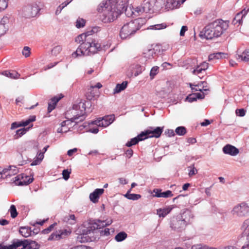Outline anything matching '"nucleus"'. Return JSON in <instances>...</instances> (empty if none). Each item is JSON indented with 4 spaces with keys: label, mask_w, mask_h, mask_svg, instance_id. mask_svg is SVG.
Listing matches in <instances>:
<instances>
[{
    "label": "nucleus",
    "mask_w": 249,
    "mask_h": 249,
    "mask_svg": "<svg viewBox=\"0 0 249 249\" xmlns=\"http://www.w3.org/2000/svg\"><path fill=\"white\" fill-rule=\"evenodd\" d=\"M63 221L68 224L73 225L76 223V219L74 214H70L63 218Z\"/></svg>",
    "instance_id": "obj_29"
},
{
    "label": "nucleus",
    "mask_w": 249,
    "mask_h": 249,
    "mask_svg": "<svg viewBox=\"0 0 249 249\" xmlns=\"http://www.w3.org/2000/svg\"><path fill=\"white\" fill-rule=\"evenodd\" d=\"M62 50V47L58 45L53 47L52 50V53L54 55H57Z\"/></svg>",
    "instance_id": "obj_46"
},
{
    "label": "nucleus",
    "mask_w": 249,
    "mask_h": 249,
    "mask_svg": "<svg viewBox=\"0 0 249 249\" xmlns=\"http://www.w3.org/2000/svg\"><path fill=\"white\" fill-rule=\"evenodd\" d=\"M97 11L102 13V21L110 23L116 19L124 12L129 15V8L125 1L123 0H103L98 5Z\"/></svg>",
    "instance_id": "obj_1"
},
{
    "label": "nucleus",
    "mask_w": 249,
    "mask_h": 249,
    "mask_svg": "<svg viewBox=\"0 0 249 249\" xmlns=\"http://www.w3.org/2000/svg\"><path fill=\"white\" fill-rule=\"evenodd\" d=\"M155 193L154 196L157 197H161V190L159 189H155L153 191Z\"/></svg>",
    "instance_id": "obj_59"
},
{
    "label": "nucleus",
    "mask_w": 249,
    "mask_h": 249,
    "mask_svg": "<svg viewBox=\"0 0 249 249\" xmlns=\"http://www.w3.org/2000/svg\"><path fill=\"white\" fill-rule=\"evenodd\" d=\"M204 72L205 71L199 65L197 66L193 71V74L198 75L199 77H201L200 74Z\"/></svg>",
    "instance_id": "obj_42"
},
{
    "label": "nucleus",
    "mask_w": 249,
    "mask_h": 249,
    "mask_svg": "<svg viewBox=\"0 0 249 249\" xmlns=\"http://www.w3.org/2000/svg\"><path fill=\"white\" fill-rule=\"evenodd\" d=\"M88 105L91 106L90 101H81L78 104H74L72 108L67 111L65 118L67 120L61 123V127L63 128L66 126V123H70V121L75 123V124L83 122L86 118V107Z\"/></svg>",
    "instance_id": "obj_4"
},
{
    "label": "nucleus",
    "mask_w": 249,
    "mask_h": 249,
    "mask_svg": "<svg viewBox=\"0 0 249 249\" xmlns=\"http://www.w3.org/2000/svg\"><path fill=\"white\" fill-rule=\"evenodd\" d=\"M248 12V10H246L245 9H244L237 13L235 15L234 19H233L232 23L234 25H236L237 24L240 25L242 24V19L247 14Z\"/></svg>",
    "instance_id": "obj_21"
},
{
    "label": "nucleus",
    "mask_w": 249,
    "mask_h": 249,
    "mask_svg": "<svg viewBox=\"0 0 249 249\" xmlns=\"http://www.w3.org/2000/svg\"><path fill=\"white\" fill-rule=\"evenodd\" d=\"M197 173V169L194 167L191 168L189 172V176L191 177L193 175H196Z\"/></svg>",
    "instance_id": "obj_63"
},
{
    "label": "nucleus",
    "mask_w": 249,
    "mask_h": 249,
    "mask_svg": "<svg viewBox=\"0 0 249 249\" xmlns=\"http://www.w3.org/2000/svg\"><path fill=\"white\" fill-rule=\"evenodd\" d=\"M207 245H203L201 244H197L193 245L191 249H207Z\"/></svg>",
    "instance_id": "obj_55"
},
{
    "label": "nucleus",
    "mask_w": 249,
    "mask_h": 249,
    "mask_svg": "<svg viewBox=\"0 0 249 249\" xmlns=\"http://www.w3.org/2000/svg\"><path fill=\"white\" fill-rule=\"evenodd\" d=\"M242 249H249V232L247 237V241L244 245L242 247Z\"/></svg>",
    "instance_id": "obj_64"
},
{
    "label": "nucleus",
    "mask_w": 249,
    "mask_h": 249,
    "mask_svg": "<svg viewBox=\"0 0 249 249\" xmlns=\"http://www.w3.org/2000/svg\"><path fill=\"white\" fill-rule=\"evenodd\" d=\"M231 213L239 217L245 216L249 214V206L246 203H241L234 207Z\"/></svg>",
    "instance_id": "obj_11"
},
{
    "label": "nucleus",
    "mask_w": 249,
    "mask_h": 249,
    "mask_svg": "<svg viewBox=\"0 0 249 249\" xmlns=\"http://www.w3.org/2000/svg\"><path fill=\"white\" fill-rule=\"evenodd\" d=\"M127 83V81H124L121 84H117L114 89L113 93H118L124 90L126 88Z\"/></svg>",
    "instance_id": "obj_27"
},
{
    "label": "nucleus",
    "mask_w": 249,
    "mask_h": 249,
    "mask_svg": "<svg viewBox=\"0 0 249 249\" xmlns=\"http://www.w3.org/2000/svg\"><path fill=\"white\" fill-rule=\"evenodd\" d=\"M163 127L158 126L152 128L151 130H147L150 138L155 137L158 138L160 137L163 132Z\"/></svg>",
    "instance_id": "obj_23"
},
{
    "label": "nucleus",
    "mask_w": 249,
    "mask_h": 249,
    "mask_svg": "<svg viewBox=\"0 0 249 249\" xmlns=\"http://www.w3.org/2000/svg\"><path fill=\"white\" fill-rule=\"evenodd\" d=\"M165 6V0H143L140 6L136 7L129 6L131 16L138 17L143 13H152Z\"/></svg>",
    "instance_id": "obj_5"
},
{
    "label": "nucleus",
    "mask_w": 249,
    "mask_h": 249,
    "mask_svg": "<svg viewBox=\"0 0 249 249\" xmlns=\"http://www.w3.org/2000/svg\"><path fill=\"white\" fill-rule=\"evenodd\" d=\"M110 230L108 228H105L100 231V234L102 236H108L110 234Z\"/></svg>",
    "instance_id": "obj_58"
},
{
    "label": "nucleus",
    "mask_w": 249,
    "mask_h": 249,
    "mask_svg": "<svg viewBox=\"0 0 249 249\" xmlns=\"http://www.w3.org/2000/svg\"><path fill=\"white\" fill-rule=\"evenodd\" d=\"M71 231L64 229L59 231H56L52 233L49 237L48 240H59L62 238H65L71 233Z\"/></svg>",
    "instance_id": "obj_14"
},
{
    "label": "nucleus",
    "mask_w": 249,
    "mask_h": 249,
    "mask_svg": "<svg viewBox=\"0 0 249 249\" xmlns=\"http://www.w3.org/2000/svg\"><path fill=\"white\" fill-rule=\"evenodd\" d=\"M236 58L245 62L249 61V50H245L242 54L236 55Z\"/></svg>",
    "instance_id": "obj_26"
},
{
    "label": "nucleus",
    "mask_w": 249,
    "mask_h": 249,
    "mask_svg": "<svg viewBox=\"0 0 249 249\" xmlns=\"http://www.w3.org/2000/svg\"><path fill=\"white\" fill-rule=\"evenodd\" d=\"M29 129V127L27 128H22L17 130L16 131V134L14 135L15 139H18V138L23 136L27 132Z\"/></svg>",
    "instance_id": "obj_31"
},
{
    "label": "nucleus",
    "mask_w": 249,
    "mask_h": 249,
    "mask_svg": "<svg viewBox=\"0 0 249 249\" xmlns=\"http://www.w3.org/2000/svg\"><path fill=\"white\" fill-rule=\"evenodd\" d=\"M8 29V28L7 27H5L4 25L0 24V36L4 35Z\"/></svg>",
    "instance_id": "obj_54"
},
{
    "label": "nucleus",
    "mask_w": 249,
    "mask_h": 249,
    "mask_svg": "<svg viewBox=\"0 0 249 249\" xmlns=\"http://www.w3.org/2000/svg\"><path fill=\"white\" fill-rule=\"evenodd\" d=\"M65 8V7L62 5L61 3L60 4L57 8L56 11H55V15H59L61 11Z\"/></svg>",
    "instance_id": "obj_62"
},
{
    "label": "nucleus",
    "mask_w": 249,
    "mask_h": 249,
    "mask_svg": "<svg viewBox=\"0 0 249 249\" xmlns=\"http://www.w3.org/2000/svg\"><path fill=\"white\" fill-rule=\"evenodd\" d=\"M115 120L114 115L106 116L102 118H99L97 120L92 122L93 124H96L98 126L106 127L111 124Z\"/></svg>",
    "instance_id": "obj_13"
},
{
    "label": "nucleus",
    "mask_w": 249,
    "mask_h": 249,
    "mask_svg": "<svg viewBox=\"0 0 249 249\" xmlns=\"http://www.w3.org/2000/svg\"><path fill=\"white\" fill-rule=\"evenodd\" d=\"M39 245L35 241L24 239H14L11 245L3 246L0 244V249H38Z\"/></svg>",
    "instance_id": "obj_9"
},
{
    "label": "nucleus",
    "mask_w": 249,
    "mask_h": 249,
    "mask_svg": "<svg viewBox=\"0 0 249 249\" xmlns=\"http://www.w3.org/2000/svg\"><path fill=\"white\" fill-rule=\"evenodd\" d=\"M178 217L187 225L191 222V219L193 218L194 215L190 210L186 209L180 214V215L178 216Z\"/></svg>",
    "instance_id": "obj_20"
},
{
    "label": "nucleus",
    "mask_w": 249,
    "mask_h": 249,
    "mask_svg": "<svg viewBox=\"0 0 249 249\" xmlns=\"http://www.w3.org/2000/svg\"><path fill=\"white\" fill-rule=\"evenodd\" d=\"M164 133L169 137L174 136L175 135V131L173 129H167L165 130Z\"/></svg>",
    "instance_id": "obj_57"
},
{
    "label": "nucleus",
    "mask_w": 249,
    "mask_h": 249,
    "mask_svg": "<svg viewBox=\"0 0 249 249\" xmlns=\"http://www.w3.org/2000/svg\"><path fill=\"white\" fill-rule=\"evenodd\" d=\"M9 22V18L7 16H4L3 18L0 20V24L2 25H4L5 27H8L7 24Z\"/></svg>",
    "instance_id": "obj_49"
},
{
    "label": "nucleus",
    "mask_w": 249,
    "mask_h": 249,
    "mask_svg": "<svg viewBox=\"0 0 249 249\" xmlns=\"http://www.w3.org/2000/svg\"><path fill=\"white\" fill-rule=\"evenodd\" d=\"M75 41L77 43H80V45L71 54L72 57L74 58L82 55H93L104 50L105 46H102L98 41L93 38L89 32L78 36L75 38Z\"/></svg>",
    "instance_id": "obj_2"
},
{
    "label": "nucleus",
    "mask_w": 249,
    "mask_h": 249,
    "mask_svg": "<svg viewBox=\"0 0 249 249\" xmlns=\"http://www.w3.org/2000/svg\"><path fill=\"white\" fill-rule=\"evenodd\" d=\"M222 151L224 154L231 156L237 155L239 152L238 148L230 144L225 145L222 148Z\"/></svg>",
    "instance_id": "obj_19"
},
{
    "label": "nucleus",
    "mask_w": 249,
    "mask_h": 249,
    "mask_svg": "<svg viewBox=\"0 0 249 249\" xmlns=\"http://www.w3.org/2000/svg\"><path fill=\"white\" fill-rule=\"evenodd\" d=\"M18 170L14 166H9L0 172V178H5L10 177L17 173Z\"/></svg>",
    "instance_id": "obj_16"
},
{
    "label": "nucleus",
    "mask_w": 249,
    "mask_h": 249,
    "mask_svg": "<svg viewBox=\"0 0 249 249\" xmlns=\"http://www.w3.org/2000/svg\"><path fill=\"white\" fill-rule=\"evenodd\" d=\"M187 225L178 216L171 221V228L174 231H180L183 230Z\"/></svg>",
    "instance_id": "obj_15"
},
{
    "label": "nucleus",
    "mask_w": 249,
    "mask_h": 249,
    "mask_svg": "<svg viewBox=\"0 0 249 249\" xmlns=\"http://www.w3.org/2000/svg\"><path fill=\"white\" fill-rule=\"evenodd\" d=\"M70 174L71 171H69L68 169H64L62 172L63 178L65 180H67L70 178Z\"/></svg>",
    "instance_id": "obj_52"
},
{
    "label": "nucleus",
    "mask_w": 249,
    "mask_h": 249,
    "mask_svg": "<svg viewBox=\"0 0 249 249\" xmlns=\"http://www.w3.org/2000/svg\"><path fill=\"white\" fill-rule=\"evenodd\" d=\"M175 132L179 136H183L186 133V129L184 126L177 127Z\"/></svg>",
    "instance_id": "obj_34"
},
{
    "label": "nucleus",
    "mask_w": 249,
    "mask_h": 249,
    "mask_svg": "<svg viewBox=\"0 0 249 249\" xmlns=\"http://www.w3.org/2000/svg\"><path fill=\"white\" fill-rule=\"evenodd\" d=\"M139 141L137 138V137L131 139L129 141H128L125 145L128 147L132 146V145H135L139 142Z\"/></svg>",
    "instance_id": "obj_41"
},
{
    "label": "nucleus",
    "mask_w": 249,
    "mask_h": 249,
    "mask_svg": "<svg viewBox=\"0 0 249 249\" xmlns=\"http://www.w3.org/2000/svg\"><path fill=\"white\" fill-rule=\"evenodd\" d=\"M22 53L26 58L28 57L31 54L30 48L28 46L24 47L22 51Z\"/></svg>",
    "instance_id": "obj_43"
},
{
    "label": "nucleus",
    "mask_w": 249,
    "mask_h": 249,
    "mask_svg": "<svg viewBox=\"0 0 249 249\" xmlns=\"http://www.w3.org/2000/svg\"><path fill=\"white\" fill-rule=\"evenodd\" d=\"M21 126L20 122H14L11 124V129H14Z\"/></svg>",
    "instance_id": "obj_60"
},
{
    "label": "nucleus",
    "mask_w": 249,
    "mask_h": 249,
    "mask_svg": "<svg viewBox=\"0 0 249 249\" xmlns=\"http://www.w3.org/2000/svg\"><path fill=\"white\" fill-rule=\"evenodd\" d=\"M8 1V0H0V12L7 8Z\"/></svg>",
    "instance_id": "obj_45"
},
{
    "label": "nucleus",
    "mask_w": 249,
    "mask_h": 249,
    "mask_svg": "<svg viewBox=\"0 0 249 249\" xmlns=\"http://www.w3.org/2000/svg\"><path fill=\"white\" fill-rule=\"evenodd\" d=\"M133 154V151L130 148L128 149L127 150H126V151L125 152V156L128 158H130L132 156Z\"/></svg>",
    "instance_id": "obj_61"
},
{
    "label": "nucleus",
    "mask_w": 249,
    "mask_h": 249,
    "mask_svg": "<svg viewBox=\"0 0 249 249\" xmlns=\"http://www.w3.org/2000/svg\"><path fill=\"white\" fill-rule=\"evenodd\" d=\"M174 207L173 205H170L163 209H159L157 210V213L160 217H164L171 212Z\"/></svg>",
    "instance_id": "obj_24"
},
{
    "label": "nucleus",
    "mask_w": 249,
    "mask_h": 249,
    "mask_svg": "<svg viewBox=\"0 0 249 249\" xmlns=\"http://www.w3.org/2000/svg\"><path fill=\"white\" fill-rule=\"evenodd\" d=\"M86 20L80 18H78L75 22V26L77 28H83L85 26Z\"/></svg>",
    "instance_id": "obj_36"
},
{
    "label": "nucleus",
    "mask_w": 249,
    "mask_h": 249,
    "mask_svg": "<svg viewBox=\"0 0 249 249\" xmlns=\"http://www.w3.org/2000/svg\"><path fill=\"white\" fill-rule=\"evenodd\" d=\"M148 138H150V135L148 134L147 130L142 132L137 136L139 142L144 140Z\"/></svg>",
    "instance_id": "obj_32"
},
{
    "label": "nucleus",
    "mask_w": 249,
    "mask_h": 249,
    "mask_svg": "<svg viewBox=\"0 0 249 249\" xmlns=\"http://www.w3.org/2000/svg\"><path fill=\"white\" fill-rule=\"evenodd\" d=\"M11 217L13 218L16 217L18 214L16 206L14 205H11L9 209Z\"/></svg>",
    "instance_id": "obj_37"
},
{
    "label": "nucleus",
    "mask_w": 249,
    "mask_h": 249,
    "mask_svg": "<svg viewBox=\"0 0 249 249\" xmlns=\"http://www.w3.org/2000/svg\"><path fill=\"white\" fill-rule=\"evenodd\" d=\"M124 196L127 199L132 200H137L141 197V196L140 195L136 194L126 193Z\"/></svg>",
    "instance_id": "obj_33"
},
{
    "label": "nucleus",
    "mask_w": 249,
    "mask_h": 249,
    "mask_svg": "<svg viewBox=\"0 0 249 249\" xmlns=\"http://www.w3.org/2000/svg\"><path fill=\"white\" fill-rule=\"evenodd\" d=\"M173 196V194H172V191L170 190H167L165 192H162L161 197L168 198L172 196Z\"/></svg>",
    "instance_id": "obj_48"
},
{
    "label": "nucleus",
    "mask_w": 249,
    "mask_h": 249,
    "mask_svg": "<svg viewBox=\"0 0 249 249\" xmlns=\"http://www.w3.org/2000/svg\"><path fill=\"white\" fill-rule=\"evenodd\" d=\"M40 10L36 3H33L24 6L22 9V15L26 18H30L36 16Z\"/></svg>",
    "instance_id": "obj_10"
},
{
    "label": "nucleus",
    "mask_w": 249,
    "mask_h": 249,
    "mask_svg": "<svg viewBox=\"0 0 249 249\" xmlns=\"http://www.w3.org/2000/svg\"><path fill=\"white\" fill-rule=\"evenodd\" d=\"M1 74L7 77L13 79L18 78L20 76V74L18 72L13 71H5L2 72Z\"/></svg>",
    "instance_id": "obj_25"
},
{
    "label": "nucleus",
    "mask_w": 249,
    "mask_h": 249,
    "mask_svg": "<svg viewBox=\"0 0 249 249\" xmlns=\"http://www.w3.org/2000/svg\"><path fill=\"white\" fill-rule=\"evenodd\" d=\"M249 227V218L245 220L241 227L243 231H246L248 228Z\"/></svg>",
    "instance_id": "obj_56"
},
{
    "label": "nucleus",
    "mask_w": 249,
    "mask_h": 249,
    "mask_svg": "<svg viewBox=\"0 0 249 249\" xmlns=\"http://www.w3.org/2000/svg\"><path fill=\"white\" fill-rule=\"evenodd\" d=\"M112 222V221L110 219L103 221L100 220H90L89 222L84 224L81 235L83 237L85 236L86 240L88 241L95 230L109 226Z\"/></svg>",
    "instance_id": "obj_7"
},
{
    "label": "nucleus",
    "mask_w": 249,
    "mask_h": 249,
    "mask_svg": "<svg viewBox=\"0 0 249 249\" xmlns=\"http://www.w3.org/2000/svg\"><path fill=\"white\" fill-rule=\"evenodd\" d=\"M127 236V234L124 231H121L117 233L115 236V240L120 242L124 240Z\"/></svg>",
    "instance_id": "obj_30"
},
{
    "label": "nucleus",
    "mask_w": 249,
    "mask_h": 249,
    "mask_svg": "<svg viewBox=\"0 0 249 249\" xmlns=\"http://www.w3.org/2000/svg\"><path fill=\"white\" fill-rule=\"evenodd\" d=\"M186 0H165V7L168 10H172L179 7Z\"/></svg>",
    "instance_id": "obj_17"
},
{
    "label": "nucleus",
    "mask_w": 249,
    "mask_h": 249,
    "mask_svg": "<svg viewBox=\"0 0 249 249\" xmlns=\"http://www.w3.org/2000/svg\"><path fill=\"white\" fill-rule=\"evenodd\" d=\"M166 27V25L165 23H161V24L151 25L150 26L149 29H152V30H160V29H164Z\"/></svg>",
    "instance_id": "obj_39"
},
{
    "label": "nucleus",
    "mask_w": 249,
    "mask_h": 249,
    "mask_svg": "<svg viewBox=\"0 0 249 249\" xmlns=\"http://www.w3.org/2000/svg\"><path fill=\"white\" fill-rule=\"evenodd\" d=\"M189 85L190 88H191V90L192 91H199L202 92L203 91H208V89H200V88H197L196 87H195L196 85H194L192 83H189Z\"/></svg>",
    "instance_id": "obj_50"
},
{
    "label": "nucleus",
    "mask_w": 249,
    "mask_h": 249,
    "mask_svg": "<svg viewBox=\"0 0 249 249\" xmlns=\"http://www.w3.org/2000/svg\"><path fill=\"white\" fill-rule=\"evenodd\" d=\"M56 225V223H54L53 224L51 225L48 228L43 230L42 231V233L44 234L49 233L53 230V229L54 227Z\"/></svg>",
    "instance_id": "obj_53"
},
{
    "label": "nucleus",
    "mask_w": 249,
    "mask_h": 249,
    "mask_svg": "<svg viewBox=\"0 0 249 249\" xmlns=\"http://www.w3.org/2000/svg\"><path fill=\"white\" fill-rule=\"evenodd\" d=\"M19 232L23 237H29L31 235V228L29 227H21L19 229Z\"/></svg>",
    "instance_id": "obj_28"
},
{
    "label": "nucleus",
    "mask_w": 249,
    "mask_h": 249,
    "mask_svg": "<svg viewBox=\"0 0 249 249\" xmlns=\"http://www.w3.org/2000/svg\"><path fill=\"white\" fill-rule=\"evenodd\" d=\"M49 145H47L44 147L42 150V151H38L36 157L35 158L33 162L31 163V166H35L39 164L44 157V153L47 150Z\"/></svg>",
    "instance_id": "obj_18"
},
{
    "label": "nucleus",
    "mask_w": 249,
    "mask_h": 249,
    "mask_svg": "<svg viewBox=\"0 0 249 249\" xmlns=\"http://www.w3.org/2000/svg\"><path fill=\"white\" fill-rule=\"evenodd\" d=\"M35 116H31L30 117L25 121L20 122L21 126H26L28 125L30 123L36 121Z\"/></svg>",
    "instance_id": "obj_35"
},
{
    "label": "nucleus",
    "mask_w": 249,
    "mask_h": 249,
    "mask_svg": "<svg viewBox=\"0 0 249 249\" xmlns=\"http://www.w3.org/2000/svg\"><path fill=\"white\" fill-rule=\"evenodd\" d=\"M63 97V96L62 94L56 96L51 99V102L50 103H51L52 105H54V106L55 107L56 104L59 101V100H60L61 98H62Z\"/></svg>",
    "instance_id": "obj_40"
},
{
    "label": "nucleus",
    "mask_w": 249,
    "mask_h": 249,
    "mask_svg": "<svg viewBox=\"0 0 249 249\" xmlns=\"http://www.w3.org/2000/svg\"><path fill=\"white\" fill-rule=\"evenodd\" d=\"M145 23V19L138 18L124 25L120 32L122 39L130 38Z\"/></svg>",
    "instance_id": "obj_8"
},
{
    "label": "nucleus",
    "mask_w": 249,
    "mask_h": 249,
    "mask_svg": "<svg viewBox=\"0 0 249 249\" xmlns=\"http://www.w3.org/2000/svg\"><path fill=\"white\" fill-rule=\"evenodd\" d=\"M163 52L161 49V46L160 45H152L147 48L143 50L142 55L140 58L139 61L140 64V71L135 75H138L142 71L145 70V67L147 65H150L152 62L153 60L155 58L156 56L160 54Z\"/></svg>",
    "instance_id": "obj_6"
},
{
    "label": "nucleus",
    "mask_w": 249,
    "mask_h": 249,
    "mask_svg": "<svg viewBox=\"0 0 249 249\" xmlns=\"http://www.w3.org/2000/svg\"><path fill=\"white\" fill-rule=\"evenodd\" d=\"M196 100L197 99H196L194 93H192V94H189L186 98V101H187L188 102H189L190 103H192L193 102L196 101Z\"/></svg>",
    "instance_id": "obj_47"
},
{
    "label": "nucleus",
    "mask_w": 249,
    "mask_h": 249,
    "mask_svg": "<svg viewBox=\"0 0 249 249\" xmlns=\"http://www.w3.org/2000/svg\"><path fill=\"white\" fill-rule=\"evenodd\" d=\"M104 192V189H96L92 193L89 195V198L93 203L98 202L99 196Z\"/></svg>",
    "instance_id": "obj_22"
},
{
    "label": "nucleus",
    "mask_w": 249,
    "mask_h": 249,
    "mask_svg": "<svg viewBox=\"0 0 249 249\" xmlns=\"http://www.w3.org/2000/svg\"><path fill=\"white\" fill-rule=\"evenodd\" d=\"M229 21L221 19H217L207 25L200 32L201 38L212 39L220 36L229 27Z\"/></svg>",
    "instance_id": "obj_3"
},
{
    "label": "nucleus",
    "mask_w": 249,
    "mask_h": 249,
    "mask_svg": "<svg viewBox=\"0 0 249 249\" xmlns=\"http://www.w3.org/2000/svg\"><path fill=\"white\" fill-rule=\"evenodd\" d=\"M14 183L18 186L27 185L33 182L34 178L25 174H21L12 179Z\"/></svg>",
    "instance_id": "obj_12"
},
{
    "label": "nucleus",
    "mask_w": 249,
    "mask_h": 249,
    "mask_svg": "<svg viewBox=\"0 0 249 249\" xmlns=\"http://www.w3.org/2000/svg\"><path fill=\"white\" fill-rule=\"evenodd\" d=\"M246 111L244 108L237 109L235 110V113L237 116L240 117H243L246 114Z\"/></svg>",
    "instance_id": "obj_51"
},
{
    "label": "nucleus",
    "mask_w": 249,
    "mask_h": 249,
    "mask_svg": "<svg viewBox=\"0 0 249 249\" xmlns=\"http://www.w3.org/2000/svg\"><path fill=\"white\" fill-rule=\"evenodd\" d=\"M159 68L158 66H154L152 68L150 72V76L151 79H153L155 76L159 72Z\"/></svg>",
    "instance_id": "obj_38"
},
{
    "label": "nucleus",
    "mask_w": 249,
    "mask_h": 249,
    "mask_svg": "<svg viewBox=\"0 0 249 249\" xmlns=\"http://www.w3.org/2000/svg\"><path fill=\"white\" fill-rule=\"evenodd\" d=\"M215 55L216 59L225 58L228 57V54L224 53L222 52H217L214 53Z\"/></svg>",
    "instance_id": "obj_44"
}]
</instances>
